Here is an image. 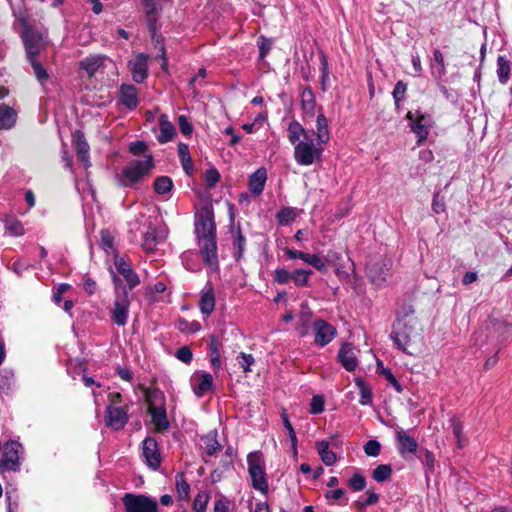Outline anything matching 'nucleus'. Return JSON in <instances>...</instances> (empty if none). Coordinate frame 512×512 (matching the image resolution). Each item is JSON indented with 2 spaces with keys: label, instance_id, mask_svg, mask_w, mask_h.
<instances>
[{
  "label": "nucleus",
  "instance_id": "obj_46",
  "mask_svg": "<svg viewBox=\"0 0 512 512\" xmlns=\"http://www.w3.org/2000/svg\"><path fill=\"white\" fill-rule=\"evenodd\" d=\"M176 489H177V493L181 499L188 498L189 492H190V486L185 481L183 476L176 477Z\"/></svg>",
  "mask_w": 512,
  "mask_h": 512
},
{
  "label": "nucleus",
  "instance_id": "obj_31",
  "mask_svg": "<svg viewBox=\"0 0 512 512\" xmlns=\"http://www.w3.org/2000/svg\"><path fill=\"white\" fill-rule=\"evenodd\" d=\"M301 108L306 115L314 116L316 101L310 88H304L301 92Z\"/></svg>",
  "mask_w": 512,
  "mask_h": 512
},
{
  "label": "nucleus",
  "instance_id": "obj_37",
  "mask_svg": "<svg viewBox=\"0 0 512 512\" xmlns=\"http://www.w3.org/2000/svg\"><path fill=\"white\" fill-rule=\"evenodd\" d=\"M15 387V377L13 372L4 370L0 372V390L4 393L11 392Z\"/></svg>",
  "mask_w": 512,
  "mask_h": 512
},
{
  "label": "nucleus",
  "instance_id": "obj_17",
  "mask_svg": "<svg viewBox=\"0 0 512 512\" xmlns=\"http://www.w3.org/2000/svg\"><path fill=\"white\" fill-rule=\"evenodd\" d=\"M72 142L75 146L79 161L82 162L86 168L90 167V148L84 137V134L79 130L75 131L72 135Z\"/></svg>",
  "mask_w": 512,
  "mask_h": 512
},
{
  "label": "nucleus",
  "instance_id": "obj_63",
  "mask_svg": "<svg viewBox=\"0 0 512 512\" xmlns=\"http://www.w3.org/2000/svg\"><path fill=\"white\" fill-rule=\"evenodd\" d=\"M70 288V285L67 283H61L53 293V301L56 304H59L62 300V295Z\"/></svg>",
  "mask_w": 512,
  "mask_h": 512
},
{
  "label": "nucleus",
  "instance_id": "obj_29",
  "mask_svg": "<svg viewBox=\"0 0 512 512\" xmlns=\"http://www.w3.org/2000/svg\"><path fill=\"white\" fill-rule=\"evenodd\" d=\"M315 448L322 460V462L326 466H331L336 463L337 456L336 454L329 449V443L327 441H318L315 444Z\"/></svg>",
  "mask_w": 512,
  "mask_h": 512
},
{
  "label": "nucleus",
  "instance_id": "obj_14",
  "mask_svg": "<svg viewBox=\"0 0 512 512\" xmlns=\"http://www.w3.org/2000/svg\"><path fill=\"white\" fill-rule=\"evenodd\" d=\"M128 421L127 411L122 407L108 406L105 415V423L113 430L122 429Z\"/></svg>",
  "mask_w": 512,
  "mask_h": 512
},
{
  "label": "nucleus",
  "instance_id": "obj_45",
  "mask_svg": "<svg viewBox=\"0 0 512 512\" xmlns=\"http://www.w3.org/2000/svg\"><path fill=\"white\" fill-rule=\"evenodd\" d=\"M5 227L12 236H21L25 232L22 223L17 220H8Z\"/></svg>",
  "mask_w": 512,
  "mask_h": 512
},
{
  "label": "nucleus",
  "instance_id": "obj_55",
  "mask_svg": "<svg viewBox=\"0 0 512 512\" xmlns=\"http://www.w3.org/2000/svg\"><path fill=\"white\" fill-rule=\"evenodd\" d=\"M307 264L320 272H325L327 270L325 262L316 254H310Z\"/></svg>",
  "mask_w": 512,
  "mask_h": 512
},
{
  "label": "nucleus",
  "instance_id": "obj_60",
  "mask_svg": "<svg viewBox=\"0 0 512 512\" xmlns=\"http://www.w3.org/2000/svg\"><path fill=\"white\" fill-rule=\"evenodd\" d=\"M382 374L398 393L402 392V386L389 369H383Z\"/></svg>",
  "mask_w": 512,
  "mask_h": 512
},
{
  "label": "nucleus",
  "instance_id": "obj_44",
  "mask_svg": "<svg viewBox=\"0 0 512 512\" xmlns=\"http://www.w3.org/2000/svg\"><path fill=\"white\" fill-rule=\"evenodd\" d=\"M367 498L365 500L358 499L355 504L359 509H363L366 506H370L376 504L379 500L378 494H376L373 490L366 491Z\"/></svg>",
  "mask_w": 512,
  "mask_h": 512
},
{
  "label": "nucleus",
  "instance_id": "obj_12",
  "mask_svg": "<svg viewBox=\"0 0 512 512\" xmlns=\"http://www.w3.org/2000/svg\"><path fill=\"white\" fill-rule=\"evenodd\" d=\"M391 270L390 260H381L371 263L367 266L366 272L369 280L376 287H382L386 284Z\"/></svg>",
  "mask_w": 512,
  "mask_h": 512
},
{
  "label": "nucleus",
  "instance_id": "obj_34",
  "mask_svg": "<svg viewBox=\"0 0 512 512\" xmlns=\"http://www.w3.org/2000/svg\"><path fill=\"white\" fill-rule=\"evenodd\" d=\"M177 150L184 171L187 174H191L193 172V164L190 157L188 145L184 143H179Z\"/></svg>",
  "mask_w": 512,
  "mask_h": 512
},
{
  "label": "nucleus",
  "instance_id": "obj_26",
  "mask_svg": "<svg viewBox=\"0 0 512 512\" xmlns=\"http://www.w3.org/2000/svg\"><path fill=\"white\" fill-rule=\"evenodd\" d=\"M200 447L207 456H212L219 451L221 445L217 440V433L213 431L202 436L200 439Z\"/></svg>",
  "mask_w": 512,
  "mask_h": 512
},
{
  "label": "nucleus",
  "instance_id": "obj_5",
  "mask_svg": "<svg viewBox=\"0 0 512 512\" xmlns=\"http://www.w3.org/2000/svg\"><path fill=\"white\" fill-rule=\"evenodd\" d=\"M247 465L252 487L263 495H267L269 486L262 453L257 451L249 453Z\"/></svg>",
  "mask_w": 512,
  "mask_h": 512
},
{
  "label": "nucleus",
  "instance_id": "obj_22",
  "mask_svg": "<svg viewBox=\"0 0 512 512\" xmlns=\"http://www.w3.org/2000/svg\"><path fill=\"white\" fill-rule=\"evenodd\" d=\"M266 180H267L266 169L263 167L257 169L249 178L250 191L256 196H259L260 194H262L264 187H265Z\"/></svg>",
  "mask_w": 512,
  "mask_h": 512
},
{
  "label": "nucleus",
  "instance_id": "obj_51",
  "mask_svg": "<svg viewBox=\"0 0 512 512\" xmlns=\"http://www.w3.org/2000/svg\"><path fill=\"white\" fill-rule=\"evenodd\" d=\"M324 410V399L320 395H315L311 399L310 403V413L311 414H320Z\"/></svg>",
  "mask_w": 512,
  "mask_h": 512
},
{
  "label": "nucleus",
  "instance_id": "obj_61",
  "mask_svg": "<svg viewBox=\"0 0 512 512\" xmlns=\"http://www.w3.org/2000/svg\"><path fill=\"white\" fill-rule=\"evenodd\" d=\"M28 268L29 264L23 259L16 260L11 267L13 272L16 273L18 276H21L23 272L26 271Z\"/></svg>",
  "mask_w": 512,
  "mask_h": 512
},
{
  "label": "nucleus",
  "instance_id": "obj_8",
  "mask_svg": "<svg viewBox=\"0 0 512 512\" xmlns=\"http://www.w3.org/2000/svg\"><path fill=\"white\" fill-rule=\"evenodd\" d=\"M130 304L131 302L127 289L125 287L121 289L117 287L115 291V300L110 310V317L113 323L120 327L127 324Z\"/></svg>",
  "mask_w": 512,
  "mask_h": 512
},
{
  "label": "nucleus",
  "instance_id": "obj_25",
  "mask_svg": "<svg viewBox=\"0 0 512 512\" xmlns=\"http://www.w3.org/2000/svg\"><path fill=\"white\" fill-rule=\"evenodd\" d=\"M159 129L160 133L157 139L160 143H167L173 139L175 135V128L169 121L168 116L165 114H162L159 117Z\"/></svg>",
  "mask_w": 512,
  "mask_h": 512
},
{
  "label": "nucleus",
  "instance_id": "obj_6",
  "mask_svg": "<svg viewBox=\"0 0 512 512\" xmlns=\"http://www.w3.org/2000/svg\"><path fill=\"white\" fill-rule=\"evenodd\" d=\"M26 54L31 64L36 63V57L47 45V33L38 29L26 26L22 35Z\"/></svg>",
  "mask_w": 512,
  "mask_h": 512
},
{
  "label": "nucleus",
  "instance_id": "obj_3",
  "mask_svg": "<svg viewBox=\"0 0 512 512\" xmlns=\"http://www.w3.org/2000/svg\"><path fill=\"white\" fill-rule=\"evenodd\" d=\"M391 337L398 349L410 355L413 354V350L422 340L419 322L413 310L397 319Z\"/></svg>",
  "mask_w": 512,
  "mask_h": 512
},
{
  "label": "nucleus",
  "instance_id": "obj_41",
  "mask_svg": "<svg viewBox=\"0 0 512 512\" xmlns=\"http://www.w3.org/2000/svg\"><path fill=\"white\" fill-rule=\"evenodd\" d=\"M276 219L280 225H288L296 219L295 210L291 207H284L277 213Z\"/></svg>",
  "mask_w": 512,
  "mask_h": 512
},
{
  "label": "nucleus",
  "instance_id": "obj_50",
  "mask_svg": "<svg viewBox=\"0 0 512 512\" xmlns=\"http://www.w3.org/2000/svg\"><path fill=\"white\" fill-rule=\"evenodd\" d=\"M292 273L284 268H278L274 272V281L278 284H286L291 280Z\"/></svg>",
  "mask_w": 512,
  "mask_h": 512
},
{
  "label": "nucleus",
  "instance_id": "obj_58",
  "mask_svg": "<svg viewBox=\"0 0 512 512\" xmlns=\"http://www.w3.org/2000/svg\"><path fill=\"white\" fill-rule=\"evenodd\" d=\"M148 149V146L145 142L143 141H136V142H132L130 145H129V151L133 154V155H140V154H143L147 151Z\"/></svg>",
  "mask_w": 512,
  "mask_h": 512
},
{
  "label": "nucleus",
  "instance_id": "obj_35",
  "mask_svg": "<svg viewBox=\"0 0 512 512\" xmlns=\"http://www.w3.org/2000/svg\"><path fill=\"white\" fill-rule=\"evenodd\" d=\"M450 427L452 434L456 440L458 448H463L466 444V438L463 435V425L458 418L452 417L450 419Z\"/></svg>",
  "mask_w": 512,
  "mask_h": 512
},
{
  "label": "nucleus",
  "instance_id": "obj_2",
  "mask_svg": "<svg viewBox=\"0 0 512 512\" xmlns=\"http://www.w3.org/2000/svg\"><path fill=\"white\" fill-rule=\"evenodd\" d=\"M288 140L294 146L295 161L302 166H310L321 158L323 147L304 128L293 121L288 126Z\"/></svg>",
  "mask_w": 512,
  "mask_h": 512
},
{
  "label": "nucleus",
  "instance_id": "obj_1",
  "mask_svg": "<svg viewBox=\"0 0 512 512\" xmlns=\"http://www.w3.org/2000/svg\"><path fill=\"white\" fill-rule=\"evenodd\" d=\"M195 233L205 264L217 266L216 226L211 206H204L195 216Z\"/></svg>",
  "mask_w": 512,
  "mask_h": 512
},
{
  "label": "nucleus",
  "instance_id": "obj_59",
  "mask_svg": "<svg viewBox=\"0 0 512 512\" xmlns=\"http://www.w3.org/2000/svg\"><path fill=\"white\" fill-rule=\"evenodd\" d=\"M33 68L37 80L41 85H44V83L49 79V73L47 69L45 66H33Z\"/></svg>",
  "mask_w": 512,
  "mask_h": 512
},
{
  "label": "nucleus",
  "instance_id": "obj_54",
  "mask_svg": "<svg viewBox=\"0 0 512 512\" xmlns=\"http://www.w3.org/2000/svg\"><path fill=\"white\" fill-rule=\"evenodd\" d=\"M148 75L147 66H133L132 78L135 82H143Z\"/></svg>",
  "mask_w": 512,
  "mask_h": 512
},
{
  "label": "nucleus",
  "instance_id": "obj_24",
  "mask_svg": "<svg viewBox=\"0 0 512 512\" xmlns=\"http://www.w3.org/2000/svg\"><path fill=\"white\" fill-rule=\"evenodd\" d=\"M17 120V112L6 104L0 105V130L11 129Z\"/></svg>",
  "mask_w": 512,
  "mask_h": 512
},
{
  "label": "nucleus",
  "instance_id": "obj_27",
  "mask_svg": "<svg viewBox=\"0 0 512 512\" xmlns=\"http://www.w3.org/2000/svg\"><path fill=\"white\" fill-rule=\"evenodd\" d=\"M165 238V234H159L155 229L149 227L143 235L142 246L146 251L152 252L159 243L165 240Z\"/></svg>",
  "mask_w": 512,
  "mask_h": 512
},
{
  "label": "nucleus",
  "instance_id": "obj_4",
  "mask_svg": "<svg viewBox=\"0 0 512 512\" xmlns=\"http://www.w3.org/2000/svg\"><path fill=\"white\" fill-rule=\"evenodd\" d=\"M154 168L152 155H145L142 159H135L127 163L118 175L119 184L131 187L148 176Z\"/></svg>",
  "mask_w": 512,
  "mask_h": 512
},
{
  "label": "nucleus",
  "instance_id": "obj_9",
  "mask_svg": "<svg viewBox=\"0 0 512 512\" xmlns=\"http://www.w3.org/2000/svg\"><path fill=\"white\" fill-rule=\"evenodd\" d=\"M122 502L125 512H159L157 502L143 494L126 493Z\"/></svg>",
  "mask_w": 512,
  "mask_h": 512
},
{
  "label": "nucleus",
  "instance_id": "obj_56",
  "mask_svg": "<svg viewBox=\"0 0 512 512\" xmlns=\"http://www.w3.org/2000/svg\"><path fill=\"white\" fill-rule=\"evenodd\" d=\"M179 329L183 332L195 333L200 330V324L196 321L188 322L182 320L179 323Z\"/></svg>",
  "mask_w": 512,
  "mask_h": 512
},
{
  "label": "nucleus",
  "instance_id": "obj_10",
  "mask_svg": "<svg viewBox=\"0 0 512 512\" xmlns=\"http://www.w3.org/2000/svg\"><path fill=\"white\" fill-rule=\"evenodd\" d=\"M407 119L410 120V127L417 137V143H423L428 135L432 125V120L429 115L421 114L419 111L407 113Z\"/></svg>",
  "mask_w": 512,
  "mask_h": 512
},
{
  "label": "nucleus",
  "instance_id": "obj_47",
  "mask_svg": "<svg viewBox=\"0 0 512 512\" xmlns=\"http://www.w3.org/2000/svg\"><path fill=\"white\" fill-rule=\"evenodd\" d=\"M432 210L436 214H441L446 211V205L444 197L440 195L439 192L434 193L432 200Z\"/></svg>",
  "mask_w": 512,
  "mask_h": 512
},
{
  "label": "nucleus",
  "instance_id": "obj_7",
  "mask_svg": "<svg viewBox=\"0 0 512 512\" xmlns=\"http://www.w3.org/2000/svg\"><path fill=\"white\" fill-rule=\"evenodd\" d=\"M24 448L18 441H8L4 445L3 455L0 460V474L17 472L20 470V455Z\"/></svg>",
  "mask_w": 512,
  "mask_h": 512
},
{
  "label": "nucleus",
  "instance_id": "obj_62",
  "mask_svg": "<svg viewBox=\"0 0 512 512\" xmlns=\"http://www.w3.org/2000/svg\"><path fill=\"white\" fill-rule=\"evenodd\" d=\"M179 129L184 135H190L192 133V125L189 123L185 116L178 118Z\"/></svg>",
  "mask_w": 512,
  "mask_h": 512
},
{
  "label": "nucleus",
  "instance_id": "obj_43",
  "mask_svg": "<svg viewBox=\"0 0 512 512\" xmlns=\"http://www.w3.org/2000/svg\"><path fill=\"white\" fill-rule=\"evenodd\" d=\"M349 486L354 491H361L366 486V479L360 473H355L348 481Z\"/></svg>",
  "mask_w": 512,
  "mask_h": 512
},
{
  "label": "nucleus",
  "instance_id": "obj_32",
  "mask_svg": "<svg viewBox=\"0 0 512 512\" xmlns=\"http://www.w3.org/2000/svg\"><path fill=\"white\" fill-rule=\"evenodd\" d=\"M146 401H147V404H148V409H153V408H159V407H165L166 406L165 405V403H166L165 395L158 388L149 389L146 392Z\"/></svg>",
  "mask_w": 512,
  "mask_h": 512
},
{
  "label": "nucleus",
  "instance_id": "obj_49",
  "mask_svg": "<svg viewBox=\"0 0 512 512\" xmlns=\"http://www.w3.org/2000/svg\"><path fill=\"white\" fill-rule=\"evenodd\" d=\"M381 445L377 440H369L364 445V452L368 456L376 457L380 454Z\"/></svg>",
  "mask_w": 512,
  "mask_h": 512
},
{
  "label": "nucleus",
  "instance_id": "obj_38",
  "mask_svg": "<svg viewBox=\"0 0 512 512\" xmlns=\"http://www.w3.org/2000/svg\"><path fill=\"white\" fill-rule=\"evenodd\" d=\"M312 275L311 270L307 269H296L292 272L291 280L298 287H305L308 285L309 278Z\"/></svg>",
  "mask_w": 512,
  "mask_h": 512
},
{
  "label": "nucleus",
  "instance_id": "obj_18",
  "mask_svg": "<svg viewBox=\"0 0 512 512\" xmlns=\"http://www.w3.org/2000/svg\"><path fill=\"white\" fill-rule=\"evenodd\" d=\"M191 384L196 396L201 397L212 389L213 377L207 372L196 373L191 379Z\"/></svg>",
  "mask_w": 512,
  "mask_h": 512
},
{
  "label": "nucleus",
  "instance_id": "obj_23",
  "mask_svg": "<svg viewBox=\"0 0 512 512\" xmlns=\"http://www.w3.org/2000/svg\"><path fill=\"white\" fill-rule=\"evenodd\" d=\"M313 316V312L306 303L301 304V309L298 316V327L300 337H305L309 333L310 322Z\"/></svg>",
  "mask_w": 512,
  "mask_h": 512
},
{
  "label": "nucleus",
  "instance_id": "obj_11",
  "mask_svg": "<svg viewBox=\"0 0 512 512\" xmlns=\"http://www.w3.org/2000/svg\"><path fill=\"white\" fill-rule=\"evenodd\" d=\"M314 343L319 347L328 345L337 336L336 328L323 319H317L312 325Z\"/></svg>",
  "mask_w": 512,
  "mask_h": 512
},
{
  "label": "nucleus",
  "instance_id": "obj_13",
  "mask_svg": "<svg viewBox=\"0 0 512 512\" xmlns=\"http://www.w3.org/2000/svg\"><path fill=\"white\" fill-rule=\"evenodd\" d=\"M142 457L146 465L156 470L161 465V455L156 440L147 437L142 442Z\"/></svg>",
  "mask_w": 512,
  "mask_h": 512
},
{
  "label": "nucleus",
  "instance_id": "obj_39",
  "mask_svg": "<svg viewBox=\"0 0 512 512\" xmlns=\"http://www.w3.org/2000/svg\"><path fill=\"white\" fill-rule=\"evenodd\" d=\"M100 246L106 253H114V236L109 230L100 232Z\"/></svg>",
  "mask_w": 512,
  "mask_h": 512
},
{
  "label": "nucleus",
  "instance_id": "obj_30",
  "mask_svg": "<svg viewBox=\"0 0 512 512\" xmlns=\"http://www.w3.org/2000/svg\"><path fill=\"white\" fill-rule=\"evenodd\" d=\"M330 139L328 121L324 114L319 113L316 120V141L325 144Z\"/></svg>",
  "mask_w": 512,
  "mask_h": 512
},
{
  "label": "nucleus",
  "instance_id": "obj_53",
  "mask_svg": "<svg viewBox=\"0 0 512 512\" xmlns=\"http://www.w3.org/2000/svg\"><path fill=\"white\" fill-rule=\"evenodd\" d=\"M176 358L183 363L189 364L193 358L191 349L188 346L180 347L176 352Z\"/></svg>",
  "mask_w": 512,
  "mask_h": 512
},
{
  "label": "nucleus",
  "instance_id": "obj_20",
  "mask_svg": "<svg viewBox=\"0 0 512 512\" xmlns=\"http://www.w3.org/2000/svg\"><path fill=\"white\" fill-rule=\"evenodd\" d=\"M119 101L129 110H134L138 105V91L131 84H122L119 89Z\"/></svg>",
  "mask_w": 512,
  "mask_h": 512
},
{
  "label": "nucleus",
  "instance_id": "obj_28",
  "mask_svg": "<svg viewBox=\"0 0 512 512\" xmlns=\"http://www.w3.org/2000/svg\"><path fill=\"white\" fill-rule=\"evenodd\" d=\"M151 416L152 423L155 425L157 431H164L169 428V421L166 414V406L148 409Z\"/></svg>",
  "mask_w": 512,
  "mask_h": 512
},
{
  "label": "nucleus",
  "instance_id": "obj_40",
  "mask_svg": "<svg viewBox=\"0 0 512 512\" xmlns=\"http://www.w3.org/2000/svg\"><path fill=\"white\" fill-rule=\"evenodd\" d=\"M392 475V467L388 464H382L377 466L373 470V479L377 482H384L390 478Z\"/></svg>",
  "mask_w": 512,
  "mask_h": 512
},
{
  "label": "nucleus",
  "instance_id": "obj_42",
  "mask_svg": "<svg viewBox=\"0 0 512 512\" xmlns=\"http://www.w3.org/2000/svg\"><path fill=\"white\" fill-rule=\"evenodd\" d=\"M209 501V495L205 492H200L196 495L193 501V509L195 512H205Z\"/></svg>",
  "mask_w": 512,
  "mask_h": 512
},
{
  "label": "nucleus",
  "instance_id": "obj_36",
  "mask_svg": "<svg viewBox=\"0 0 512 512\" xmlns=\"http://www.w3.org/2000/svg\"><path fill=\"white\" fill-rule=\"evenodd\" d=\"M153 187L157 194L166 195L172 190L173 181L168 176H159L155 179Z\"/></svg>",
  "mask_w": 512,
  "mask_h": 512
},
{
  "label": "nucleus",
  "instance_id": "obj_21",
  "mask_svg": "<svg viewBox=\"0 0 512 512\" xmlns=\"http://www.w3.org/2000/svg\"><path fill=\"white\" fill-rule=\"evenodd\" d=\"M215 308V295L211 285H207L203 290L199 301V309L202 314L210 315Z\"/></svg>",
  "mask_w": 512,
  "mask_h": 512
},
{
  "label": "nucleus",
  "instance_id": "obj_19",
  "mask_svg": "<svg viewBox=\"0 0 512 512\" xmlns=\"http://www.w3.org/2000/svg\"><path fill=\"white\" fill-rule=\"evenodd\" d=\"M114 265L117 272L123 276L130 290L140 283L138 275L123 258H116Z\"/></svg>",
  "mask_w": 512,
  "mask_h": 512
},
{
  "label": "nucleus",
  "instance_id": "obj_52",
  "mask_svg": "<svg viewBox=\"0 0 512 512\" xmlns=\"http://www.w3.org/2000/svg\"><path fill=\"white\" fill-rule=\"evenodd\" d=\"M219 180L220 174L216 169L212 168L205 172V183L207 187L213 188Z\"/></svg>",
  "mask_w": 512,
  "mask_h": 512
},
{
  "label": "nucleus",
  "instance_id": "obj_16",
  "mask_svg": "<svg viewBox=\"0 0 512 512\" xmlns=\"http://www.w3.org/2000/svg\"><path fill=\"white\" fill-rule=\"evenodd\" d=\"M395 438L397 441V449L401 456L405 457L407 453H415L418 448L416 439L408 435L403 429L395 431Z\"/></svg>",
  "mask_w": 512,
  "mask_h": 512
},
{
  "label": "nucleus",
  "instance_id": "obj_57",
  "mask_svg": "<svg viewBox=\"0 0 512 512\" xmlns=\"http://www.w3.org/2000/svg\"><path fill=\"white\" fill-rule=\"evenodd\" d=\"M407 85L403 81H398L393 90V97L395 102L398 103L403 99L406 92Z\"/></svg>",
  "mask_w": 512,
  "mask_h": 512
},
{
  "label": "nucleus",
  "instance_id": "obj_64",
  "mask_svg": "<svg viewBox=\"0 0 512 512\" xmlns=\"http://www.w3.org/2000/svg\"><path fill=\"white\" fill-rule=\"evenodd\" d=\"M272 46V42L270 39H266L264 37L260 38L259 41V56L260 58L265 57Z\"/></svg>",
  "mask_w": 512,
  "mask_h": 512
},
{
  "label": "nucleus",
  "instance_id": "obj_15",
  "mask_svg": "<svg viewBox=\"0 0 512 512\" xmlns=\"http://www.w3.org/2000/svg\"><path fill=\"white\" fill-rule=\"evenodd\" d=\"M358 350L351 343H344L338 352V361L349 372H352L358 366Z\"/></svg>",
  "mask_w": 512,
  "mask_h": 512
},
{
  "label": "nucleus",
  "instance_id": "obj_48",
  "mask_svg": "<svg viewBox=\"0 0 512 512\" xmlns=\"http://www.w3.org/2000/svg\"><path fill=\"white\" fill-rule=\"evenodd\" d=\"M254 357L251 354L241 352L238 356V363L244 372L251 371L250 367L254 364Z\"/></svg>",
  "mask_w": 512,
  "mask_h": 512
},
{
  "label": "nucleus",
  "instance_id": "obj_33",
  "mask_svg": "<svg viewBox=\"0 0 512 512\" xmlns=\"http://www.w3.org/2000/svg\"><path fill=\"white\" fill-rule=\"evenodd\" d=\"M355 385L359 389V394H360L359 403L362 406L370 405L372 403L371 388L361 378H356L355 379Z\"/></svg>",
  "mask_w": 512,
  "mask_h": 512
}]
</instances>
